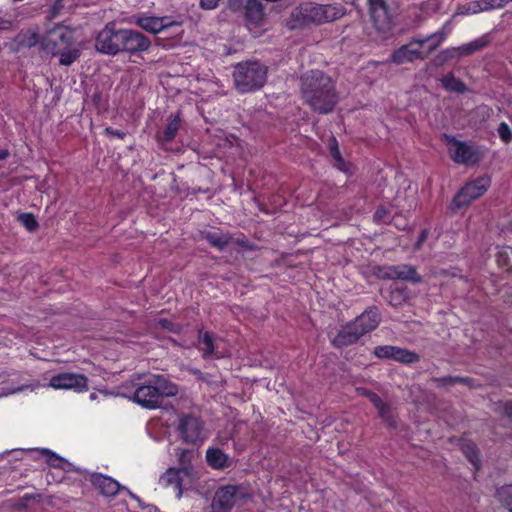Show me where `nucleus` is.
<instances>
[{"mask_svg": "<svg viewBox=\"0 0 512 512\" xmlns=\"http://www.w3.org/2000/svg\"><path fill=\"white\" fill-rule=\"evenodd\" d=\"M301 82L303 97L314 112L328 114L334 110L339 97L331 77L320 70H311Z\"/></svg>", "mask_w": 512, "mask_h": 512, "instance_id": "nucleus-1", "label": "nucleus"}, {"mask_svg": "<svg viewBox=\"0 0 512 512\" xmlns=\"http://www.w3.org/2000/svg\"><path fill=\"white\" fill-rule=\"evenodd\" d=\"M402 300H403V296H402L401 291H396V292L391 293L390 303L392 305H398L401 303Z\"/></svg>", "mask_w": 512, "mask_h": 512, "instance_id": "nucleus-49", "label": "nucleus"}, {"mask_svg": "<svg viewBox=\"0 0 512 512\" xmlns=\"http://www.w3.org/2000/svg\"><path fill=\"white\" fill-rule=\"evenodd\" d=\"M509 2H512V0H479L473 3L474 8L472 13L499 9L504 7Z\"/></svg>", "mask_w": 512, "mask_h": 512, "instance_id": "nucleus-33", "label": "nucleus"}, {"mask_svg": "<svg viewBox=\"0 0 512 512\" xmlns=\"http://www.w3.org/2000/svg\"><path fill=\"white\" fill-rule=\"evenodd\" d=\"M17 220L27 229L29 232H34L39 223L34 214L29 212H21L17 216Z\"/></svg>", "mask_w": 512, "mask_h": 512, "instance_id": "nucleus-37", "label": "nucleus"}, {"mask_svg": "<svg viewBox=\"0 0 512 512\" xmlns=\"http://www.w3.org/2000/svg\"><path fill=\"white\" fill-rule=\"evenodd\" d=\"M232 244H235L246 251H253L256 249V245L250 242L243 233H239L236 237L232 236Z\"/></svg>", "mask_w": 512, "mask_h": 512, "instance_id": "nucleus-41", "label": "nucleus"}, {"mask_svg": "<svg viewBox=\"0 0 512 512\" xmlns=\"http://www.w3.org/2000/svg\"><path fill=\"white\" fill-rule=\"evenodd\" d=\"M442 86L449 92L465 93L467 91L466 84L456 78L453 73H449L441 78Z\"/></svg>", "mask_w": 512, "mask_h": 512, "instance_id": "nucleus-30", "label": "nucleus"}, {"mask_svg": "<svg viewBox=\"0 0 512 512\" xmlns=\"http://www.w3.org/2000/svg\"><path fill=\"white\" fill-rule=\"evenodd\" d=\"M134 23L141 29L152 34H158L174 24L170 21L169 17L148 16L145 14L135 16Z\"/></svg>", "mask_w": 512, "mask_h": 512, "instance_id": "nucleus-16", "label": "nucleus"}, {"mask_svg": "<svg viewBox=\"0 0 512 512\" xmlns=\"http://www.w3.org/2000/svg\"><path fill=\"white\" fill-rule=\"evenodd\" d=\"M249 498V495L240 485H222L214 493L211 510L212 512H231L239 502Z\"/></svg>", "mask_w": 512, "mask_h": 512, "instance_id": "nucleus-9", "label": "nucleus"}, {"mask_svg": "<svg viewBox=\"0 0 512 512\" xmlns=\"http://www.w3.org/2000/svg\"><path fill=\"white\" fill-rule=\"evenodd\" d=\"M498 266L506 271H510V257L506 251H500L496 256Z\"/></svg>", "mask_w": 512, "mask_h": 512, "instance_id": "nucleus-43", "label": "nucleus"}, {"mask_svg": "<svg viewBox=\"0 0 512 512\" xmlns=\"http://www.w3.org/2000/svg\"><path fill=\"white\" fill-rule=\"evenodd\" d=\"M432 381L437 385V387L444 386H453L455 384H463L466 386H473L474 379L470 377H462V376H444V377H434Z\"/></svg>", "mask_w": 512, "mask_h": 512, "instance_id": "nucleus-31", "label": "nucleus"}, {"mask_svg": "<svg viewBox=\"0 0 512 512\" xmlns=\"http://www.w3.org/2000/svg\"><path fill=\"white\" fill-rule=\"evenodd\" d=\"M386 214L387 210L384 207H379L376 209L373 217L376 221H380L386 216Z\"/></svg>", "mask_w": 512, "mask_h": 512, "instance_id": "nucleus-52", "label": "nucleus"}, {"mask_svg": "<svg viewBox=\"0 0 512 512\" xmlns=\"http://www.w3.org/2000/svg\"><path fill=\"white\" fill-rule=\"evenodd\" d=\"M178 393V386L164 375H150L140 383L133 394V401L143 408L154 410L159 408L164 398L173 397Z\"/></svg>", "mask_w": 512, "mask_h": 512, "instance_id": "nucleus-2", "label": "nucleus"}, {"mask_svg": "<svg viewBox=\"0 0 512 512\" xmlns=\"http://www.w3.org/2000/svg\"><path fill=\"white\" fill-rule=\"evenodd\" d=\"M393 351V345H379L374 348L373 355L379 359L392 360Z\"/></svg>", "mask_w": 512, "mask_h": 512, "instance_id": "nucleus-39", "label": "nucleus"}, {"mask_svg": "<svg viewBox=\"0 0 512 512\" xmlns=\"http://www.w3.org/2000/svg\"><path fill=\"white\" fill-rule=\"evenodd\" d=\"M176 433L183 443L199 447L206 439L205 423L200 416L192 413L181 414L178 418Z\"/></svg>", "mask_w": 512, "mask_h": 512, "instance_id": "nucleus-8", "label": "nucleus"}, {"mask_svg": "<svg viewBox=\"0 0 512 512\" xmlns=\"http://www.w3.org/2000/svg\"><path fill=\"white\" fill-rule=\"evenodd\" d=\"M9 157L8 149H0V161H3Z\"/></svg>", "mask_w": 512, "mask_h": 512, "instance_id": "nucleus-54", "label": "nucleus"}, {"mask_svg": "<svg viewBox=\"0 0 512 512\" xmlns=\"http://www.w3.org/2000/svg\"><path fill=\"white\" fill-rule=\"evenodd\" d=\"M392 360L403 364H413L420 360V356L408 349L394 346Z\"/></svg>", "mask_w": 512, "mask_h": 512, "instance_id": "nucleus-32", "label": "nucleus"}, {"mask_svg": "<svg viewBox=\"0 0 512 512\" xmlns=\"http://www.w3.org/2000/svg\"><path fill=\"white\" fill-rule=\"evenodd\" d=\"M356 393H357V395L362 396V397H366L369 400L374 392L369 390V389H367V388H365V387H357L356 388Z\"/></svg>", "mask_w": 512, "mask_h": 512, "instance_id": "nucleus-50", "label": "nucleus"}, {"mask_svg": "<svg viewBox=\"0 0 512 512\" xmlns=\"http://www.w3.org/2000/svg\"><path fill=\"white\" fill-rule=\"evenodd\" d=\"M447 38V32L445 31V27H442L435 33L429 34L423 38H417L416 42L419 46H424L428 43L427 53H431L435 51Z\"/></svg>", "mask_w": 512, "mask_h": 512, "instance_id": "nucleus-26", "label": "nucleus"}, {"mask_svg": "<svg viewBox=\"0 0 512 512\" xmlns=\"http://www.w3.org/2000/svg\"><path fill=\"white\" fill-rule=\"evenodd\" d=\"M198 350L204 359L210 358L215 352L213 335L209 331L200 332L198 336Z\"/></svg>", "mask_w": 512, "mask_h": 512, "instance_id": "nucleus-28", "label": "nucleus"}, {"mask_svg": "<svg viewBox=\"0 0 512 512\" xmlns=\"http://www.w3.org/2000/svg\"><path fill=\"white\" fill-rule=\"evenodd\" d=\"M328 150L334 163L333 166L344 174L351 176L355 173V166L350 161H346L339 149V144L335 136H331L327 143Z\"/></svg>", "mask_w": 512, "mask_h": 512, "instance_id": "nucleus-17", "label": "nucleus"}, {"mask_svg": "<svg viewBox=\"0 0 512 512\" xmlns=\"http://www.w3.org/2000/svg\"><path fill=\"white\" fill-rule=\"evenodd\" d=\"M202 237L213 248L223 251L232 244V234L218 231H205Z\"/></svg>", "mask_w": 512, "mask_h": 512, "instance_id": "nucleus-22", "label": "nucleus"}, {"mask_svg": "<svg viewBox=\"0 0 512 512\" xmlns=\"http://www.w3.org/2000/svg\"><path fill=\"white\" fill-rule=\"evenodd\" d=\"M104 133H105V135H107L109 137H116L121 140L124 139L126 136L125 132L118 130V129H114L112 127H106L104 130Z\"/></svg>", "mask_w": 512, "mask_h": 512, "instance_id": "nucleus-45", "label": "nucleus"}, {"mask_svg": "<svg viewBox=\"0 0 512 512\" xmlns=\"http://www.w3.org/2000/svg\"><path fill=\"white\" fill-rule=\"evenodd\" d=\"M428 235H429V230L428 229H423L421 230L419 236H418V239L415 243V247L417 249H420L422 247V245L425 243V241L427 240L428 238Z\"/></svg>", "mask_w": 512, "mask_h": 512, "instance_id": "nucleus-47", "label": "nucleus"}, {"mask_svg": "<svg viewBox=\"0 0 512 512\" xmlns=\"http://www.w3.org/2000/svg\"><path fill=\"white\" fill-rule=\"evenodd\" d=\"M497 132L502 142L506 144L512 142V130L506 122L499 124Z\"/></svg>", "mask_w": 512, "mask_h": 512, "instance_id": "nucleus-42", "label": "nucleus"}, {"mask_svg": "<svg viewBox=\"0 0 512 512\" xmlns=\"http://www.w3.org/2000/svg\"><path fill=\"white\" fill-rule=\"evenodd\" d=\"M268 67L258 60H246L237 63L233 69V82L240 94L260 90L267 81Z\"/></svg>", "mask_w": 512, "mask_h": 512, "instance_id": "nucleus-4", "label": "nucleus"}, {"mask_svg": "<svg viewBox=\"0 0 512 512\" xmlns=\"http://www.w3.org/2000/svg\"><path fill=\"white\" fill-rule=\"evenodd\" d=\"M198 453L194 449H180L178 453V468H180L186 479H192L195 473L193 461Z\"/></svg>", "mask_w": 512, "mask_h": 512, "instance_id": "nucleus-24", "label": "nucleus"}, {"mask_svg": "<svg viewBox=\"0 0 512 512\" xmlns=\"http://www.w3.org/2000/svg\"><path fill=\"white\" fill-rule=\"evenodd\" d=\"M245 19L255 25L263 19V6L258 0H247L244 6Z\"/></svg>", "mask_w": 512, "mask_h": 512, "instance_id": "nucleus-25", "label": "nucleus"}, {"mask_svg": "<svg viewBox=\"0 0 512 512\" xmlns=\"http://www.w3.org/2000/svg\"><path fill=\"white\" fill-rule=\"evenodd\" d=\"M488 44L489 40L485 36H483L469 43L462 44L461 46L455 48V50L458 52L459 56H469L485 48L486 46H488Z\"/></svg>", "mask_w": 512, "mask_h": 512, "instance_id": "nucleus-29", "label": "nucleus"}, {"mask_svg": "<svg viewBox=\"0 0 512 512\" xmlns=\"http://www.w3.org/2000/svg\"><path fill=\"white\" fill-rule=\"evenodd\" d=\"M491 186V178L488 175L478 176L468 181L454 195L449 209L452 213H457L463 208H467L471 203L483 196Z\"/></svg>", "mask_w": 512, "mask_h": 512, "instance_id": "nucleus-7", "label": "nucleus"}, {"mask_svg": "<svg viewBox=\"0 0 512 512\" xmlns=\"http://www.w3.org/2000/svg\"><path fill=\"white\" fill-rule=\"evenodd\" d=\"M151 40L143 33L133 30L120 28L119 53L136 55L149 50Z\"/></svg>", "mask_w": 512, "mask_h": 512, "instance_id": "nucleus-11", "label": "nucleus"}, {"mask_svg": "<svg viewBox=\"0 0 512 512\" xmlns=\"http://www.w3.org/2000/svg\"><path fill=\"white\" fill-rule=\"evenodd\" d=\"M460 448L466 459L473 465L475 471H478L481 467V459L477 445L470 440H465L461 443Z\"/></svg>", "mask_w": 512, "mask_h": 512, "instance_id": "nucleus-27", "label": "nucleus"}, {"mask_svg": "<svg viewBox=\"0 0 512 512\" xmlns=\"http://www.w3.org/2000/svg\"><path fill=\"white\" fill-rule=\"evenodd\" d=\"M73 30L64 25H56L47 31L43 38V48L53 55L71 47L74 40Z\"/></svg>", "mask_w": 512, "mask_h": 512, "instance_id": "nucleus-10", "label": "nucleus"}, {"mask_svg": "<svg viewBox=\"0 0 512 512\" xmlns=\"http://www.w3.org/2000/svg\"><path fill=\"white\" fill-rule=\"evenodd\" d=\"M50 386L54 389H74L83 392L88 389V379L83 374L59 373L50 379Z\"/></svg>", "mask_w": 512, "mask_h": 512, "instance_id": "nucleus-13", "label": "nucleus"}, {"mask_svg": "<svg viewBox=\"0 0 512 512\" xmlns=\"http://www.w3.org/2000/svg\"><path fill=\"white\" fill-rule=\"evenodd\" d=\"M194 374L200 375L201 372H200V370H196V371H194Z\"/></svg>", "mask_w": 512, "mask_h": 512, "instance_id": "nucleus-55", "label": "nucleus"}, {"mask_svg": "<svg viewBox=\"0 0 512 512\" xmlns=\"http://www.w3.org/2000/svg\"><path fill=\"white\" fill-rule=\"evenodd\" d=\"M39 34L32 29H22L12 40L13 50L32 48L39 43Z\"/></svg>", "mask_w": 512, "mask_h": 512, "instance_id": "nucleus-21", "label": "nucleus"}, {"mask_svg": "<svg viewBox=\"0 0 512 512\" xmlns=\"http://www.w3.org/2000/svg\"><path fill=\"white\" fill-rule=\"evenodd\" d=\"M381 321V313L376 306H370L343 326L332 340L336 348H343L355 344L362 336L375 330Z\"/></svg>", "mask_w": 512, "mask_h": 512, "instance_id": "nucleus-3", "label": "nucleus"}, {"mask_svg": "<svg viewBox=\"0 0 512 512\" xmlns=\"http://www.w3.org/2000/svg\"><path fill=\"white\" fill-rule=\"evenodd\" d=\"M343 15L344 11L342 6L305 2L300 4L292 12V20L295 22L292 27H304L309 24L320 25L335 21Z\"/></svg>", "mask_w": 512, "mask_h": 512, "instance_id": "nucleus-5", "label": "nucleus"}, {"mask_svg": "<svg viewBox=\"0 0 512 512\" xmlns=\"http://www.w3.org/2000/svg\"><path fill=\"white\" fill-rule=\"evenodd\" d=\"M120 28L115 22H108L96 36L95 48L105 55L115 56L119 54Z\"/></svg>", "mask_w": 512, "mask_h": 512, "instance_id": "nucleus-12", "label": "nucleus"}, {"mask_svg": "<svg viewBox=\"0 0 512 512\" xmlns=\"http://www.w3.org/2000/svg\"><path fill=\"white\" fill-rule=\"evenodd\" d=\"M505 415L512 421V401L507 402L504 407Z\"/></svg>", "mask_w": 512, "mask_h": 512, "instance_id": "nucleus-53", "label": "nucleus"}, {"mask_svg": "<svg viewBox=\"0 0 512 512\" xmlns=\"http://www.w3.org/2000/svg\"><path fill=\"white\" fill-rule=\"evenodd\" d=\"M92 485L99 492L108 497H113L119 492L120 484L110 476L95 473L91 476Z\"/></svg>", "mask_w": 512, "mask_h": 512, "instance_id": "nucleus-19", "label": "nucleus"}, {"mask_svg": "<svg viewBox=\"0 0 512 512\" xmlns=\"http://www.w3.org/2000/svg\"><path fill=\"white\" fill-rule=\"evenodd\" d=\"M498 500L512 512V484H506L496 490Z\"/></svg>", "mask_w": 512, "mask_h": 512, "instance_id": "nucleus-36", "label": "nucleus"}, {"mask_svg": "<svg viewBox=\"0 0 512 512\" xmlns=\"http://www.w3.org/2000/svg\"><path fill=\"white\" fill-rule=\"evenodd\" d=\"M156 327L164 329L168 332L179 334L182 330V327L180 324L175 323L169 319L166 318H160L156 321Z\"/></svg>", "mask_w": 512, "mask_h": 512, "instance_id": "nucleus-38", "label": "nucleus"}, {"mask_svg": "<svg viewBox=\"0 0 512 512\" xmlns=\"http://www.w3.org/2000/svg\"><path fill=\"white\" fill-rule=\"evenodd\" d=\"M186 476L183 474L180 468H169L161 476L160 481L167 486H173L177 491V496L180 498L183 493V482Z\"/></svg>", "mask_w": 512, "mask_h": 512, "instance_id": "nucleus-23", "label": "nucleus"}, {"mask_svg": "<svg viewBox=\"0 0 512 512\" xmlns=\"http://www.w3.org/2000/svg\"><path fill=\"white\" fill-rule=\"evenodd\" d=\"M370 17L374 27L381 33L390 32L394 26L393 17L388 6L370 10Z\"/></svg>", "mask_w": 512, "mask_h": 512, "instance_id": "nucleus-20", "label": "nucleus"}, {"mask_svg": "<svg viewBox=\"0 0 512 512\" xmlns=\"http://www.w3.org/2000/svg\"><path fill=\"white\" fill-rule=\"evenodd\" d=\"M417 38L396 49L391 55V61L396 64L413 62L417 59H423L425 55L422 52V46L417 45Z\"/></svg>", "mask_w": 512, "mask_h": 512, "instance_id": "nucleus-15", "label": "nucleus"}, {"mask_svg": "<svg viewBox=\"0 0 512 512\" xmlns=\"http://www.w3.org/2000/svg\"><path fill=\"white\" fill-rule=\"evenodd\" d=\"M369 2V11L374 8H383L385 6H388L385 0H368Z\"/></svg>", "mask_w": 512, "mask_h": 512, "instance_id": "nucleus-48", "label": "nucleus"}, {"mask_svg": "<svg viewBox=\"0 0 512 512\" xmlns=\"http://www.w3.org/2000/svg\"><path fill=\"white\" fill-rule=\"evenodd\" d=\"M219 5V0H200V7L204 10L216 9Z\"/></svg>", "mask_w": 512, "mask_h": 512, "instance_id": "nucleus-46", "label": "nucleus"}, {"mask_svg": "<svg viewBox=\"0 0 512 512\" xmlns=\"http://www.w3.org/2000/svg\"><path fill=\"white\" fill-rule=\"evenodd\" d=\"M207 465L213 470L224 471L233 465V460L219 447H209L206 450Z\"/></svg>", "mask_w": 512, "mask_h": 512, "instance_id": "nucleus-18", "label": "nucleus"}, {"mask_svg": "<svg viewBox=\"0 0 512 512\" xmlns=\"http://www.w3.org/2000/svg\"><path fill=\"white\" fill-rule=\"evenodd\" d=\"M181 119L179 115L177 114L174 116L169 123L166 125L165 129L163 130L161 134V140L164 142H170L172 141L180 127Z\"/></svg>", "mask_w": 512, "mask_h": 512, "instance_id": "nucleus-35", "label": "nucleus"}, {"mask_svg": "<svg viewBox=\"0 0 512 512\" xmlns=\"http://www.w3.org/2000/svg\"><path fill=\"white\" fill-rule=\"evenodd\" d=\"M442 140L447 146L451 160L458 165L474 166L480 162L483 152L471 141H461L451 134H442Z\"/></svg>", "mask_w": 512, "mask_h": 512, "instance_id": "nucleus-6", "label": "nucleus"}, {"mask_svg": "<svg viewBox=\"0 0 512 512\" xmlns=\"http://www.w3.org/2000/svg\"><path fill=\"white\" fill-rule=\"evenodd\" d=\"M60 55L59 63L64 66H70L78 57H79V51L76 49H67L64 50L61 53H58Z\"/></svg>", "mask_w": 512, "mask_h": 512, "instance_id": "nucleus-40", "label": "nucleus"}, {"mask_svg": "<svg viewBox=\"0 0 512 512\" xmlns=\"http://www.w3.org/2000/svg\"><path fill=\"white\" fill-rule=\"evenodd\" d=\"M382 277L384 279L405 280L412 283H420L422 281V276L418 274L416 268L407 264L386 267Z\"/></svg>", "mask_w": 512, "mask_h": 512, "instance_id": "nucleus-14", "label": "nucleus"}, {"mask_svg": "<svg viewBox=\"0 0 512 512\" xmlns=\"http://www.w3.org/2000/svg\"><path fill=\"white\" fill-rule=\"evenodd\" d=\"M38 452L45 456L46 463L50 467L65 470L67 461L64 458L60 457L55 452L47 448L40 449Z\"/></svg>", "mask_w": 512, "mask_h": 512, "instance_id": "nucleus-34", "label": "nucleus"}, {"mask_svg": "<svg viewBox=\"0 0 512 512\" xmlns=\"http://www.w3.org/2000/svg\"><path fill=\"white\" fill-rule=\"evenodd\" d=\"M369 401L373 404V406L377 409L378 407L382 406L384 401L382 398L377 394L373 393V395L370 397Z\"/></svg>", "mask_w": 512, "mask_h": 512, "instance_id": "nucleus-51", "label": "nucleus"}, {"mask_svg": "<svg viewBox=\"0 0 512 512\" xmlns=\"http://www.w3.org/2000/svg\"><path fill=\"white\" fill-rule=\"evenodd\" d=\"M378 415L381 419H383L386 422H390L393 420V414L392 409L389 404L384 402L382 406L377 408Z\"/></svg>", "mask_w": 512, "mask_h": 512, "instance_id": "nucleus-44", "label": "nucleus"}]
</instances>
